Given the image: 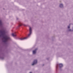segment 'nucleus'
<instances>
[{"instance_id": "obj_15", "label": "nucleus", "mask_w": 73, "mask_h": 73, "mask_svg": "<svg viewBox=\"0 0 73 73\" xmlns=\"http://www.w3.org/2000/svg\"><path fill=\"white\" fill-rule=\"evenodd\" d=\"M24 26H25V25H24Z\"/></svg>"}, {"instance_id": "obj_10", "label": "nucleus", "mask_w": 73, "mask_h": 73, "mask_svg": "<svg viewBox=\"0 0 73 73\" xmlns=\"http://www.w3.org/2000/svg\"><path fill=\"white\" fill-rule=\"evenodd\" d=\"M0 24H1V21H0Z\"/></svg>"}, {"instance_id": "obj_13", "label": "nucleus", "mask_w": 73, "mask_h": 73, "mask_svg": "<svg viewBox=\"0 0 73 73\" xmlns=\"http://www.w3.org/2000/svg\"><path fill=\"white\" fill-rule=\"evenodd\" d=\"M57 66H58V65H57V66H56V68H57Z\"/></svg>"}, {"instance_id": "obj_7", "label": "nucleus", "mask_w": 73, "mask_h": 73, "mask_svg": "<svg viewBox=\"0 0 73 73\" xmlns=\"http://www.w3.org/2000/svg\"><path fill=\"white\" fill-rule=\"evenodd\" d=\"M59 65L60 68H61L63 66V65L62 64H59Z\"/></svg>"}, {"instance_id": "obj_8", "label": "nucleus", "mask_w": 73, "mask_h": 73, "mask_svg": "<svg viewBox=\"0 0 73 73\" xmlns=\"http://www.w3.org/2000/svg\"><path fill=\"white\" fill-rule=\"evenodd\" d=\"M63 7V5L62 4H60V7Z\"/></svg>"}, {"instance_id": "obj_2", "label": "nucleus", "mask_w": 73, "mask_h": 73, "mask_svg": "<svg viewBox=\"0 0 73 73\" xmlns=\"http://www.w3.org/2000/svg\"><path fill=\"white\" fill-rule=\"evenodd\" d=\"M29 34L28 35V36H29L31 34V33H32V29H31V27H29Z\"/></svg>"}, {"instance_id": "obj_11", "label": "nucleus", "mask_w": 73, "mask_h": 73, "mask_svg": "<svg viewBox=\"0 0 73 73\" xmlns=\"http://www.w3.org/2000/svg\"><path fill=\"white\" fill-rule=\"evenodd\" d=\"M70 28V26H68V28Z\"/></svg>"}, {"instance_id": "obj_9", "label": "nucleus", "mask_w": 73, "mask_h": 73, "mask_svg": "<svg viewBox=\"0 0 73 73\" xmlns=\"http://www.w3.org/2000/svg\"><path fill=\"white\" fill-rule=\"evenodd\" d=\"M22 25V24H20V25H19V27H20V26H21Z\"/></svg>"}, {"instance_id": "obj_14", "label": "nucleus", "mask_w": 73, "mask_h": 73, "mask_svg": "<svg viewBox=\"0 0 73 73\" xmlns=\"http://www.w3.org/2000/svg\"><path fill=\"white\" fill-rule=\"evenodd\" d=\"M30 73H32V72H30Z\"/></svg>"}, {"instance_id": "obj_6", "label": "nucleus", "mask_w": 73, "mask_h": 73, "mask_svg": "<svg viewBox=\"0 0 73 73\" xmlns=\"http://www.w3.org/2000/svg\"><path fill=\"white\" fill-rule=\"evenodd\" d=\"M37 49L36 48L35 49V50L33 51V54H35L36 53V50Z\"/></svg>"}, {"instance_id": "obj_12", "label": "nucleus", "mask_w": 73, "mask_h": 73, "mask_svg": "<svg viewBox=\"0 0 73 73\" xmlns=\"http://www.w3.org/2000/svg\"><path fill=\"white\" fill-rule=\"evenodd\" d=\"M69 31H71V30L70 29V30H69Z\"/></svg>"}, {"instance_id": "obj_3", "label": "nucleus", "mask_w": 73, "mask_h": 73, "mask_svg": "<svg viewBox=\"0 0 73 73\" xmlns=\"http://www.w3.org/2000/svg\"><path fill=\"white\" fill-rule=\"evenodd\" d=\"M37 60H35L33 62V64H32V65H34L35 64H37Z\"/></svg>"}, {"instance_id": "obj_4", "label": "nucleus", "mask_w": 73, "mask_h": 73, "mask_svg": "<svg viewBox=\"0 0 73 73\" xmlns=\"http://www.w3.org/2000/svg\"><path fill=\"white\" fill-rule=\"evenodd\" d=\"M28 38V37H25V38H20L19 39V40H25V39H27V38Z\"/></svg>"}, {"instance_id": "obj_1", "label": "nucleus", "mask_w": 73, "mask_h": 73, "mask_svg": "<svg viewBox=\"0 0 73 73\" xmlns=\"http://www.w3.org/2000/svg\"><path fill=\"white\" fill-rule=\"evenodd\" d=\"M1 33H2V35H3L4 36L3 38L4 40L3 41V42H7V41L10 39V38L8 36L5 35V31H1Z\"/></svg>"}, {"instance_id": "obj_5", "label": "nucleus", "mask_w": 73, "mask_h": 73, "mask_svg": "<svg viewBox=\"0 0 73 73\" xmlns=\"http://www.w3.org/2000/svg\"><path fill=\"white\" fill-rule=\"evenodd\" d=\"M16 33H13L12 34V36H13V37H16V35L15 34Z\"/></svg>"}]
</instances>
